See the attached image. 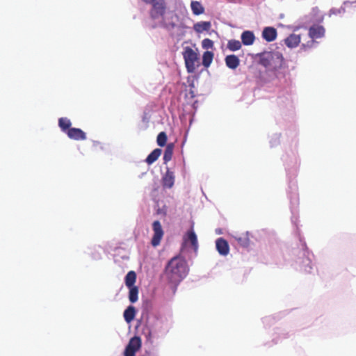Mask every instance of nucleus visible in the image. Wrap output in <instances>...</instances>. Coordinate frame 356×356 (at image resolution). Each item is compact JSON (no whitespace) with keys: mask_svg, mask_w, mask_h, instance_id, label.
Returning a JSON list of instances; mask_svg holds the SVG:
<instances>
[{"mask_svg":"<svg viewBox=\"0 0 356 356\" xmlns=\"http://www.w3.org/2000/svg\"><path fill=\"white\" fill-rule=\"evenodd\" d=\"M188 266L186 259L180 256L172 257L164 269V277L168 282L177 286L188 275Z\"/></svg>","mask_w":356,"mask_h":356,"instance_id":"f257e3e1","label":"nucleus"},{"mask_svg":"<svg viewBox=\"0 0 356 356\" xmlns=\"http://www.w3.org/2000/svg\"><path fill=\"white\" fill-rule=\"evenodd\" d=\"M259 64L270 71L280 69L284 64V57L278 51H264L259 54Z\"/></svg>","mask_w":356,"mask_h":356,"instance_id":"f03ea898","label":"nucleus"},{"mask_svg":"<svg viewBox=\"0 0 356 356\" xmlns=\"http://www.w3.org/2000/svg\"><path fill=\"white\" fill-rule=\"evenodd\" d=\"M186 67L188 73L195 72L196 68L200 66L197 54L191 47H186L183 52Z\"/></svg>","mask_w":356,"mask_h":356,"instance_id":"7ed1b4c3","label":"nucleus"},{"mask_svg":"<svg viewBox=\"0 0 356 356\" xmlns=\"http://www.w3.org/2000/svg\"><path fill=\"white\" fill-rule=\"evenodd\" d=\"M141 347V339L139 337H132L127 346L125 348L124 352V356H135L136 353L140 348Z\"/></svg>","mask_w":356,"mask_h":356,"instance_id":"20e7f679","label":"nucleus"},{"mask_svg":"<svg viewBox=\"0 0 356 356\" xmlns=\"http://www.w3.org/2000/svg\"><path fill=\"white\" fill-rule=\"evenodd\" d=\"M154 235L152 238L151 244L154 247L158 246L163 236L164 232L159 220H155L152 224Z\"/></svg>","mask_w":356,"mask_h":356,"instance_id":"39448f33","label":"nucleus"},{"mask_svg":"<svg viewBox=\"0 0 356 356\" xmlns=\"http://www.w3.org/2000/svg\"><path fill=\"white\" fill-rule=\"evenodd\" d=\"M166 10V3L165 0H161L159 3L152 6L149 15L152 19H156L161 17H163Z\"/></svg>","mask_w":356,"mask_h":356,"instance_id":"423d86ee","label":"nucleus"},{"mask_svg":"<svg viewBox=\"0 0 356 356\" xmlns=\"http://www.w3.org/2000/svg\"><path fill=\"white\" fill-rule=\"evenodd\" d=\"M325 28L319 24H314L309 29V36L311 39L316 40L322 38L325 36Z\"/></svg>","mask_w":356,"mask_h":356,"instance_id":"0eeeda50","label":"nucleus"},{"mask_svg":"<svg viewBox=\"0 0 356 356\" xmlns=\"http://www.w3.org/2000/svg\"><path fill=\"white\" fill-rule=\"evenodd\" d=\"M184 243L187 244L190 243L195 252L198 249V241L197 236L193 229L188 231L186 234L184 236Z\"/></svg>","mask_w":356,"mask_h":356,"instance_id":"6e6552de","label":"nucleus"},{"mask_svg":"<svg viewBox=\"0 0 356 356\" xmlns=\"http://www.w3.org/2000/svg\"><path fill=\"white\" fill-rule=\"evenodd\" d=\"M66 134L70 139L74 140H84L86 139V133L79 128H71Z\"/></svg>","mask_w":356,"mask_h":356,"instance_id":"1a4fd4ad","label":"nucleus"},{"mask_svg":"<svg viewBox=\"0 0 356 356\" xmlns=\"http://www.w3.org/2000/svg\"><path fill=\"white\" fill-rule=\"evenodd\" d=\"M216 247L218 253L226 256L229 252V246L227 241L223 238H218L216 241Z\"/></svg>","mask_w":356,"mask_h":356,"instance_id":"9d476101","label":"nucleus"},{"mask_svg":"<svg viewBox=\"0 0 356 356\" xmlns=\"http://www.w3.org/2000/svg\"><path fill=\"white\" fill-rule=\"evenodd\" d=\"M277 35L276 29L271 26L265 27L262 31V37L267 42L274 41Z\"/></svg>","mask_w":356,"mask_h":356,"instance_id":"9b49d317","label":"nucleus"},{"mask_svg":"<svg viewBox=\"0 0 356 356\" xmlns=\"http://www.w3.org/2000/svg\"><path fill=\"white\" fill-rule=\"evenodd\" d=\"M301 41L300 35L295 33L290 34L284 39V43L289 48H295L298 47Z\"/></svg>","mask_w":356,"mask_h":356,"instance_id":"f8f14e48","label":"nucleus"},{"mask_svg":"<svg viewBox=\"0 0 356 356\" xmlns=\"http://www.w3.org/2000/svg\"><path fill=\"white\" fill-rule=\"evenodd\" d=\"M175 183V175L172 171L167 170L162 178V184L164 188H171Z\"/></svg>","mask_w":356,"mask_h":356,"instance_id":"ddd939ff","label":"nucleus"},{"mask_svg":"<svg viewBox=\"0 0 356 356\" xmlns=\"http://www.w3.org/2000/svg\"><path fill=\"white\" fill-rule=\"evenodd\" d=\"M225 61L227 67L232 70H235L240 64L239 58L234 54L227 56Z\"/></svg>","mask_w":356,"mask_h":356,"instance_id":"4468645a","label":"nucleus"},{"mask_svg":"<svg viewBox=\"0 0 356 356\" xmlns=\"http://www.w3.org/2000/svg\"><path fill=\"white\" fill-rule=\"evenodd\" d=\"M241 41L244 45L249 46L252 45L255 40L253 32L250 31H245L241 34Z\"/></svg>","mask_w":356,"mask_h":356,"instance_id":"2eb2a0df","label":"nucleus"},{"mask_svg":"<svg viewBox=\"0 0 356 356\" xmlns=\"http://www.w3.org/2000/svg\"><path fill=\"white\" fill-rule=\"evenodd\" d=\"M136 314V309L134 306H129L124 312L123 316L127 323H131L135 318Z\"/></svg>","mask_w":356,"mask_h":356,"instance_id":"dca6fc26","label":"nucleus"},{"mask_svg":"<svg viewBox=\"0 0 356 356\" xmlns=\"http://www.w3.org/2000/svg\"><path fill=\"white\" fill-rule=\"evenodd\" d=\"M161 154V149L156 148L154 149L146 158L145 161L148 165L155 162Z\"/></svg>","mask_w":356,"mask_h":356,"instance_id":"f3484780","label":"nucleus"},{"mask_svg":"<svg viewBox=\"0 0 356 356\" xmlns=\"http://www.w3.org/2000/svg\"><path fill=\"white\" fill-rule=\"evenodd\" d=\"M71 125V121L67 118H60L58 120V126L61 131L65 134L72 128Z\"/></svg>","mask_w":356,"mask_h":356,"instance_id":"a211bd4d","label":"nucleus"},{"mask_svg":"<svg viewBox=\"0 0 356 356\" xmlns=\"http://www.w3.org/2000/svg\"><path fill=\"white\" fill-rule=\"evenodd\" d=\"M136 281V273L131 270L128 272L127 275L125 276V285L129 287L135 286L134 284Z\"/></svg>","mask_w":356,"mask_h":356,"instance_id":"6ab92c4d","label":"nucleus"},{"mask_svg":"<svg viewBox=\"0 0 356 356\" xmlns=\"http://www.w3.org/2000/svg\"><path fill=\"white\" fill-rule=\"evenodd\" d=\"M174 147L175 145L173 143H169L167 145L163 154V161L165 163H168L172 159Z\"/></svg>","mask_w":356,"mask_h":356,"instance_id":"aec40b11","label":"nucleus"},{"mask_svg":"<svg viewBox=\"0 0 356 356\" xmlns=\"http://www.w3.org/2000/svg\"><path fill=\"white\" fill-rule=\"evenodd\" d=\"M191 10L193 13L195 15H199L204 12V8L202 5L196 1H193L191 3Z\"/></svg>","mask_w":356,"mask_h":356,"instance_id":"412c9836","label":"nucleus"},{"mask_svg":"<svg viewBox=\"0 0 356 356\" xmlns=\"http://www.w3.org/2000/svg\"><path fill=\"white\" fill-rule=\"evenodd\" d=\"M210 28L211 23L209 22H200L194 25V29L198 33L209 31Z\"/></svg>","mask_w":356,"mask_h":356,"instance_id":"4be33fe9","label":"nucleus"},{"mask_svg":"<svg viewBox=\"0 0 356 356\" xmlns=\"http://www.w3.org/2000/svg\"><path fill=\"white\" fill-rule=\"evenodd\" d=\"M213 58V52L209 51H205L202 56V65L205 67H209V65L212 63Z\"/></svg>","mask_w":356,"mask_h":356,"instance_id":"5701e85b","label":"nucleus"},{"mask_svg":"<svg viewBox=\"0 0 356 356\" xmlns=\"http://www.w3.org/2000/svg\"><path fill=\"white\" fill-rule=\"evenodd\" d=\"M129 300L131 303L136 302L138 299V288L137 286L129 287Z\"/></svg>","mask_w":356,"mask_h":356,"instance_id":"b1692460","label":"nucleus"},{"mask_svg":"<svg viewBox=\"0 0 356 356\" xmlns=\"http://www.w3.org/2000/svg\"><path fill=\"white\" fill-rule=\"evenodd\" d=\"M236 239L238 241V243L243 247H248L250 245V241L248 232H246L245 234H243L241 236L236 237Z\"/></svg>","mask_w":356,"mask_h":356,"instance_id":"393cba45","label":"nucleus"},{"mask_svg":"<svg viewBox=\"0 0 356 356\" xmlns=\"http://www.w3.org/2000/svg\"><path fill=\"white\" fill-rule=\"evenodd\" d=\"M227 48L232 51H235L241 48V42L236 40H230L227 42Z\"/></svg>","mask_w":356,"mask_h":356,"instance_id":"a878e982","label":"nucleus"},{"mask_svg":"<svg viewBox=\"0 0 356 356\" xmlns=\"http://www.w3.org/2000/svg\"><path fill=\"white\" fill-rule=\"evenodd\" d=\"M167 140V134L165 132L161 131L157 136L156 142L159 146L163 147L166 145Z\"/></svg>","mask_w":356,"mask_h":356,"instance_id":"bb28decb","label":"nucleus"},{"mask_svg":"<svg viewBox=\"0 0 356 356\" xmlns=\"http://www.w3.org/2000/svg\"><path fill=\"white\" fill-rule=\"evenodd\" d=\"M202 47L205 49H211L213 47V42L209 38H205L202 42Z\"/></svg>","mask_w":356,"mask_h":356,"instance_id":"cd10ccee","label":"nucleus"},{"mask_svg":"<svg viewBox=\"0 0 356 356\" xmlns=\"http://www.w3.org/2000/svg\"><path fill=\"white\" fill-rule=\"evenodd\" d=\"M315 43V40L311 39V40L308 41L307 43L302 44L301 49L306 51L308 49L313 48L314 47Z\"/></svg>","mask_w":356,"mask_h":356,"instance_id":"c85d7f7f","label":"nucleus"},{"mask_svg":"<svg viewBox=\"0 0 356 356\" xmlns=\"http://www.w3.org/2000/svg\"><path fill=\"white\" fill-rule=\"evenodd\" d=\"M161 0H151L147 4H150L152 6L157 3H159Z\"/></svg>","mask_w":356,"mask_h":356,"instance_id":"c756f323","label":"nucleus"}]
</instances>
